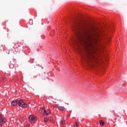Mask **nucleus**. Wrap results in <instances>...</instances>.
Here are the masks:
<instances>
[{"instance_id":"nucleus-1","label":"nucleus","mask_w":127,"mask_h":127,"mask_svg":"<svg viewBox=\"0 0 127 127\" xmlns=\"http://www.w3.org/2000/svg\"><path fill=\"white\" fill-rule=\"evenodd\" d=\"M18 105H19V107H21L22 108H25V107H26V106H27V104L26 103H25L24 102H23L22 100H20L18 102Z\"/></svg>"},{"instance_id":"nucleus-2","label":"nucleus","mask_w":127,"mask_h":127,"mask_svg":"<svg viewBox=\"0 0 127 127\" xmlns=\"http://www.w3.org/2000/svg\"><path fill=\"white\" fill-rule=\"evenodd\" d=\"M35 119H36V118L35 117H34L33 115H31L29 117V120L31 124H34V122H35Z\"/></svg>"},{"instance_id":"nucleus-3","label":"nucleus","mask_w":127,"mask_h":127,"mask_svg":"<svg viewBox=\"0 0 127 127\" xmlns=\"http://www.w3.org/2000/svg\"><path fill=\"white\" fill-rule=\"evenodd\" d=\"M43 111H44L45 113V116H48V114H50L51 111L50 110H48L47 112H46V110H45V108H42Z\"/></svg>"},{"instance_id":"nucleus-4","label":"nucleus","mask_w":127,"mask_h":127,"mask_svg":"<svg viewBox=\"0 0 127 127\" xmlns=\"http://www.w3.org/2000/svg\"><path fill=\"white\" fill-rule=\"evenodd\" d=\"M17 104H18V101H17V100H16L12 101L11 105V106H16Z\"/></svg>"},{"instance_id":"nucleus-5","label":"nucleus","mask_w":127,"mask_h":127,"mask_svg":"<svg viewBox=\"0 0 127 127\" xmlns=\"http://www.w3.org/2000/svg\"><path fill=\"white\" fill-rule=\"evenodd\" d=\"M4 123V121H3V118L1 117V115H0V126H1L2 124Z\"/></svg>"},{"instance_id":"nucleus-6","label":"nucleus","mask_w":127,"mask_h":127,"mask_svg":"<svg viewBox=\"0 0 127 127\" xmlns=\"http://www.w3.org/2000/svg\"><path fill=\"white\" fill-rule=\"evenodd\" d=\"M86 68H93L94 67V65L92 64H88L86 66H85Z\"/></svg>"},{"instance_id":"nucleus-7","label":"nucleus","mask_w":127,"mask_h":127,"mask_svg":"<svg viewBox=\"0 0 127 127\" xmlns=\"http://www.w3.org/2000/svg\"><path fill=\"white\" fill-rule=\"evenodd\" d=\"M89 27H90L91 29L93 31H96V30H97V28L95 27H91V26H89Z\"/></svg>"},{"instance_id":"nucleus-8","label":"nucleus","mask_w":127,"mask_h":127,"mask_svg":"<svg viewBox=\"0 0 127 127\" xmlns=\"http://www.w3.org/2000/svg\"><path fill=\"white\" fill-rule=\"evenodd\" d=\"M59 110H60V111H63L64 110V107H62V106H60L58 107Z\"/></svg>"},{"instance_id":"nucleus-9","label":"nucleus","mask_w":127,"mask_h":127,"mask_svg":"<svg viewBox=\"0 0 127 127\" xmlns=\"http://www.w3.org/2000/svg\"><path fill=\"white\" fill-rule=\"evenodd\" d=\"M100 125L101 126H103V125H105V122H104V121H103V120H101L100 121Z\"/></svg>"},{"instance_id":"nucleus-10","label":"nucleus","mask_w":127,"mask_h":127,"mask_svg":"<svg viewBox=\"0 0 127 127\" xmlns=\"http://www.w3.org/2000/svg\"><path fill=\"white\" fill-rule=\"evenodd\" d=\"M24 126H25V127H29V125L28 124V123H27V122H26L25 123Z\"/></svg>"},{"instance_id":"nucleus-11","label":"nucleus","mask_w":127,"mask_h":127,"mask_svg":"<svg viewBox=\"0 0 127 127\" xmlns=\"http://www.w3.org/2000/svg\"><path fill=\"white\" fill-rule=\"evenodd\" d=\"M76 37L77 39H79L80 38V37H79V35L77 32H76Z\"/></svg>"},{"instance_id":"nucleus-12","label":"nucleus","mask_w":127,"mask_h":127,"mask_svg":"<svg viewBox=\"0 0 127 127\" xmlns=\"http://www.w3.org/2000/svg\"><path fill=\"white\" fill-rule=\"evenodd\" d=\"M47 121H48V119H47V118H44L45 123H47Z\"/></svg>"},{"instance_id":"nucleus-13","label":"nucleus","mask_w":127,"mask_h":127,"mask_svg":"<svg viewBox=\"0 0 127 127\" xmlns=\"http://www.w3.org/2000/svg\"><path fill=\"white\" fill-rule=\"evenodd\" d=\"M64 123H65V121H61V125H64Z\"/></svg>"},{"instance_id":"nucleus-14","label":"nucleus","mask_w":127,"mask_h":127,"mask_svg":"<svg viewBox=\"0 0 127 127\" xmlns=\"http://www.w3.org/2000/svg\"><path fill=\"white\" fill-rule=\"evenodd\" d=\"M29 22L30 24H32V20H30L29 21Z\"/></svg>"},{"instance_id":"nucleus-15","label":"nucleus","mask_w":127,"mask_h":127,"mask_svg":"<svg viewBox=\"0 0 127 127\" xmlns=\"http://www.w3.org/2000/svg\"><path fill=\"white\" fill-rule=\"evenodd\" d=\"M74 127H78V124L77 123L74 125Z\"/></svg>"}]
</instances>
